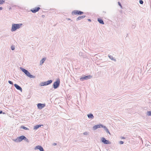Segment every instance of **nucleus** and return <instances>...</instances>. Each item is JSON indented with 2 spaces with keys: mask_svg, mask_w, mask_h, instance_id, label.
<instances>
[{
  "mask_svg": "<svg viewBox=\"0 0 151 151\" xmlns=\"http://www.w3.org/2000/svg\"><path fill=\"white\" fill-rule=\"evenodd\" d=\"M122 139H125V138L124 137H122Z\"/></svg>",
  "mask_w": 151,
  "mask_h": 151,
  "instance_id": "obj_39",
  "label": "nucleus"
},
{
  "mask_svg": "<svg viewBox=\"0 0 151 151\" xmlns=\"http://www.w3.org/2000/svg\"><path fill=\"white\" fill-rule=\"evenodd\" d=\"M23 140H24L25 141H26L27 142H29V141L28 139L27 138L24 136V139Z\"/></svg>",
  "mask_w": 151,
  "mask_h": 151,
  "instance_id": "obj_24",
  "label": "nucleus"
},
{
  "mask_svg": "<svg viewBox=\"0 0 151 151\" xmlns=\"http://www.w3.org/2000/svg\"><path fill=\"white\" fill-rule=\"evenodd\" d=\"M24 136L22 135L17 137L16 139H13V141L15 142H20L24 139Z\"/></svg>",
  "mask_w": 151,
  "mask_h": 151,
  "instance_id": "obj_5",
  "label": "nucleus"
},
{
  "mask_svg": "<svg viewBox=\"0 0 151 151\" xmlns=\"http://www.w3.org/2000/svg\"><path fill=\"white\" fill-rule=\"evenodd\" d=\"M136 24L135 23H134L132 24V28H133V29L135 28L136 27Z\"/></svg>",
  "mask_w": 151,
  "mask_h": 151,
  "instance_id": "obj_23",
  "label": "nucleus"
},
{
  "mask_svg": "<svg viewBox=\"0 0 151 151\" xmlns=\"http://www.w3.org/2000/svg\"><path fill=\"white\" fill-rule=\"evenodd\" d=\"M40 86H47L46 82H42L40 83Z\"/></svg>",
  "mask_w": 151,
  "mask_h": 151,
  "instance_id": "obj_20",
  "label": "nucleus"
},
{
  "mask_svg": "<svg viewBox=\"0 0 151 151\" xmlns=\"http://www.w3.org/2000/svg\"><path fill=\"white\" fill-rule=\"evenodd\" d=\"M57 145V144L55 143H53V144H52V145L53 146H55V145Z\"/></svg>",
  "mask_w": 151,
  "mask_h": 151,
  "instance_id": "obj_34",
  "label": "nucleus"
},
{
  "mask_svg": "<svg viewBox=\"0 0 151 151\" xmlns=\"http://www.w3.org/2000/svg\"><path fill=\"white\" fill-rule=\"evenodd\" d=\"M46 60V58H42L40 61V65H42L44 63Z\"/></svg>",
  "mask_w": 151,
  "mask_h": 151,
  "instance_id": "obj_17",
  "label": "nucleus"
},
{
  "mask_svg": "<svg viewBox=\"0 0 151 151\" xmlns=\"http://www.w3.org/2000/svg\"><path fill=\"white\" fill-rule=\"evenodd\" d=\"M139 3L140 4H142L143 3V1L142 0H139Z\"/></svg>",
  "mask_w": 151,
  "mask_h": 151,
  "instance_id": "obj_27",
  "label": "nucleus"
},
{
  "mask_svg": "<svg viewBox=\"0 0 151 151\" xmlns=\"http://www.w3.org/2000/svg\"><path fill=\"white\" fill-rule=\"evenodd\" d=\"M3 9V8L1 7H0V11L1 10Z\"/></svg>",
  "mask_w": 151,
  "mask_h": 151,
  "instance_id": "obj_37",
  "label": "nucleus"
},
{
  "mask_svg": "<svg viewBox=\"0 0 151 151\" xmlns=\"http://www.w3.org/2000/svg\"><path fill=\"white\" fill-rule=\"evenodd\" d=\"M5 114V113L4 112H3L2 111L0 110V114Z\"/></svg>",
  "mask_w": 151,
  "mask_h": 151,
  "instance_id": "obj_31",
  "label": "nucleus"
},
{
  "mask_svg": "<svg viewBox=\"0 0 151 151\" xmlns=\"http://www.w3.org/2000/svg\"><path fill=\"white\" fill-rule=\"evenodd\" d=\"M20 128L24 129L25 130H29V129L23 125H22L21 126Z\"/></svg>",
  "mask_w": 151,
  "mask_h": 151,
  "instance_id": "obj_22",
  "label": "nucleus"
},
{
  "mask_svg": "<svg viewBox=\"0 0 151 151\" xmlns=\"http://www.w3.org/2000/svg\"><path fill=\"white\" fill-rule=\"evenodd\" d=\"M124 143V142L122 141H120L119 142V143L120 144H123Z\"/></svg>",
  "mask_w": 151,
  "mask_h": 151,
  "instance_id": "obj_32",
  "label": "nucleus"
},
{
  "mask_svg": "<svg viewBox=\"0 0 151 151\" xmlns=\"http://www.w3.org/2000/svg\"><path fill=\"white\" fill-rule=\"evenodd\" d=\"M97 21H98L99 23L102 24H104V21L103 20L99 18L97 19Z\"/></svg>",
  "mask_w": 151,
  "mask_h": 151,
  "instance_id": "obj_13",
  "label": "nucleus"
},
{
  "mask_svg": "<svg viewBox=\"0 0 151 151\" xmlns=\"http://www.w3.org/2000/svg\"><path fill=\"white\" fill-rule=\"evenodd\" d=\"M148 146H149V145H147V146H148Z\"/></svg>",
  "mask_w": 151,
  "mask_h": 151,
  "instance_id": "obj_42",
  "label": "nucleus"
},
{
  "mask_svg": "<svg viewBox=\"0 0 151 151\" xmlns=\"http://www.w3.org/2000/svg\"><path fill=\"white\" fill-rule=\"evenodd\" d=\"M60 79L59 78H58L53 84V88L55 89L58 88L60 85Z\"/></svg>",
  "mask_w": 151,
  "mask_h": 151,
  "instance_id": "obj_3",
  "label": "nucleus"
},
{
  "mask_svg": "<svg viewBox=\"0 0 151 151\" xmlns=\"http://www.w3.org/2000/svg\"><path fill=\"white\" fill-rule=\"evenodd\" d=\"M22 25V23L13 24H12L11 31L14 32L17 30V29L20 28Z\"/></svg>",
  "mask_w": 151,
  "mask_h": 151,
  "instance_id": "obj_1",
  "label": "nucleus"
},
{
  "mask_svg": "<svg viewBox=\"0 0 151 151\" xmlns=\"http://www.w3.org/2000/svg\"><path fill=\"white\" fill-rule=\"evenodd\" d=\"M20 69L21 70L23 73H24L27 76L29 77V78H34L35 77L34 76L31 75L30 73L29 72L25 69L24 68L22 67H20Z\"/></svg>",
  "mask_w": 151,
  "mask_h": 151,
  "instance_id": "obj_2",
  "label": "nucleus"
},
{
  "mask_svg": "<svg viewBox=\"0 0 151 151\" xmlns=\"http://www.w3.org/2000/svg\"><path fill=\"white\" fill-rule=\"evenodd\" d=\"M108 57L111 60H113L115 62H116V59L114 58L113 56H112V55H108Z\"/></svg>",
  "mask_w": 151,
  "mask_h": 151,
  "instance_id": "obj_19",
  "label": "nucleus"
},
{
  "mask_svg": "<svg viewBox=\"0 0 151 151\" xmlns=\"http://www.w3.org/2000/svg\"><path fill=\"white\" fill-rule=\"evenodd\" d=\"M147 114L148 116H151V111H148Z\"/></svg>",
  "mask_w": 151,
  "mask_h": 151,
  "instance_id": "obj_26",
  "label": "nucleus"
},
{
  "mask_svg": "<svg viewBox=\"0 0 151 151\" xmlns=\"http://www.w3.org/2000/svg\"><path fill=\"white\" fill-rule=\"evenodd\" d=\"M41 126H43L42 124H38L35 126L34 127V129L35 130H37L39 127H40Z\"/></svg>",
  "mask_w": 151,
  "mask_h": 151,
  "instance_id": "obj_15",
  "label": "nucleus"
},
{
  "mask_svg": "<svg viewBox=\"0 0 151 151\" xmlns=\"http://www.w3.org/2000/svg\"><path fill=\"white\" fill-rule=\"evenodd\" d=\"M11 49L12 50H14L15 49V47L14 46H12L11 47Z\"/></svg>",
  "mask_w": 151,
  "mask_h": 151,
  "instance_id": "obj_28",
  "label": "nucleus"
},
{
  "mask_svg": "<svg viewBox=\"0 0 151 151\" xmlns=\"http://www.w3.org/2000/svg\"><path fill=\"white\" fill-rule=\"evenodd\" d=\"M86 17L85 15H83L82 16H79L78 17H77L76 19V21H78V20H81L82 19H83L84 18Z\"/></svg>",
  "mask_w": 151,
  "mask_h": 151,
  "instance_id": "obj_12",
  "label": "nucleus"
},
{
  "mask_svg": "<svg viewBox=\"0 0 151 151\" xmlns=\"http://www.w3.org/2000/svg\"><path fill=\"white\" fill-rule=\"evenodd\" d=\"M40 9V7H36L34 8L31 9L30 10V11L33 13H35L36 12L39 11Z\"/></svg>",
  "mask_w": 151,
  "mask_h": 151,
  "instance_id": "obj_9",
  "label": "nucleus"
},
{
  "mask_svg": "<svg viewBox=\"0 0 151 151\" xmlns=\"http://www.w3.org/2000/svg\"><path fill=\"white\" fill-rule=\"evenodd\" d=\"M83 14L84 12H83L76 10L73 11L71 13V14L73 15H81Z\"/></svg>",
  "mask_w": 151,
  "mask_h": 151,
  "instance_id": "obj_4",
  "label": "nucleus"
},
{
  "mask_svg": "<svg viewBox=\"0 0 151 151\" xmlns=\"http://www.w3.org/2000/svg\"><path fill=\"white\" fill-rule=\"evenodd\" d=\"M128 36V34H127V35H126V37H127V36Z\"/></svg>",
  "mask_w": 151,
  "mask_h": 151,
  "instance_id": "obj_40",
  "label": "nucleus"
},
{
  "mask_svg": "<svg viewBox=\"0 0 151 151\" xmlns=\"http://www.w3.org/2000/svg\"><path fill=\"white\" fill-rule=\"evenodd\" d=\"M42 17H45V16H44V15H42Z\"/></svg>",
  "mask_w": 151,
  "mask_h": 151,
  "instance_id": "obj_41",
  "label": "nucleus"
},
{
  "mask_svg": "<svg viewBox=\"0 0 151 151\" xmlns=\"http://www.w3.org/2000/svg\"><path fill=\"white\" fill-rule=\"evenodd\" d=\"M45 106V104L38 103L37 104V107L39 109H41Z\"/></svg>",
  "mask_w": 151,
  "mask_h": 151,
  "instance_id": "obj_8",
  "label": "nucleus"
},
{
  "mask_svg": "<svg viewBox=\"0 0 151 151\" xmlns=\"http://www.w3.org/2000/svg\"><path fill=\"white\" fill-rule=\"evenodd\" d=\"M118 4L119 5V6L121 7H122V6L121 4V3H120V2H118Z\"/></svg>",
  "mask_w": 151,
  "mask_h": 151,
  "instance_id": "obj_30",
  "label": "nucleus"
},
{
  "mask_svg": "<svg viewBox=\"0 0 151 151\" xmlns=\"http://www.w3.org/2000/svg\"><path fill=\"white\" fill-rule=\"evenodd\" d=\"M92 77L91 75L85 76L83 77H82L80 78V80L81 81H83L84 80H87L88 79H90Z\"/></svg>",
  "mask_w": 151,
  "mask_h": 151,
  "instance_id": "obj_6",
  "label": "nucleus"
},
{
  "mask_svg": "<svg viewBox=\"0 0 151 151\" xmlns=\"http://www.w3.org/2000/svg\"><path fill=\"white\" fill-rule=\"evenodd\" d=\"M101 141L105 144H110L111 142L108 140L106 139L104 137H102L101 139Z\"/></svg>",
  "mask_w": 151,
  "mask_h": 151,
  "instance_id": "obj_7",
  "label": "nucleus"
},
{
  "mask_svg": "<svg viewBox=\"0 0 151 151\" xmlns=\"http://www.w3.org/2000/svg\"><path fill=\"white\" fill-rule=\"evenodd\" d=\"M43 148L41 146L37 145L35 147V150H40Z\"/></svg>",
  "mask_w": 151,
  "mask_h": 151,
  "instance_id": "obj_16",
  "label": "nucleus"
},
{
  "mask_svg": "<svg viewBox=\"0 0 151 151\" xmlns=\"http://www.w3.org/2000/svg\"><path fill=\"white\" fill-rule=\"evenodd\" d=\"M40 151H44V149H43V148H42V149H41L40 150Z\"/></svg>",
  "mask_w": 151,
  "mask_h": 151,
  "instance_id": "obj_33",
  "label": "nucleus"
},
{
  "mask_svg": "<svg viewBox=\"0 0 151 151\" xmlns=\"http://www.w3.org/2000/svg\"><path fill=\"white\" fill-rule=\"evenodd\" d=\"M46 82V84H47V85H49L51 84L52 82V81L50 80H48Z\"/></svg>",
  "mask_w": 151,
  "mask_h": 151,
  "instance_id": "obj_21",
  "label": "nucleus"
},
{
  "mask_svg": "<svg viewBox=\"0 0 151 151\" xmlns=\"http://www.w3.org/2000/svg\"><path fill=\"white\" fill-rule=\"evenodd\" d=\"M103 128H104L105 130V131L107 133H108L110 134V133L108 129L107 128V127L105 126H104Z\"/></svg>",
  "mask_w": 151,
  "mask_h": 151,
  "instance_id": "obj_18",
  "label": "nucleus"
},
{
  "mask_svg": "<svg viewBox=\"0 0 151 151\" xmlns=\"http://www.w3.org/2000/svg\"><path fill=\"white\" fill-rule=\"evenodd\" d=\"M14 86L15 88L17 90L20 91L21 92L22 91V88L19 85L17 84H14Z\"/></svg>",
  "mask_w": 151,
  "mask_h": 151,
  "instance_id": "obj_11",
  "label": "nucleus"
},
{
  "mask_svg": "<svg viewBox=\"0 0 151 151\" xmlns=\"http://www.w3.org/2000/svg\"><path fill=\"white\" fill-rule=\"evenodd\" d=\"M88 20L89 21V22H91V20L90 19H88Z\"/></svg>",
  "mask_w": 151,
  "mask_h": 151,
  "instance_id": "obj_38",
  "label": "nucleus"
},
{
  "mask_svg": "<svg viewBox=\"0 0 151 151\" xmlns=\"http://www.w3.org/2000/svg\"><path fill=\"white\" fill-rule=\"evenodd\" d=\"M87 132H85L84 133H83V134H84V135H87Z\"/></svg>",
  "mask_w": 151,
  "mask_h": 151,
  "instance_id": "obj_36",
  "label": "nucleus"
},
{
  "mask_svg": "<svg viewBox=\"0 0 151 151\" xmlns=\"http://www.w3.org/2000/svg\"><path fill=\"white\" fill-rule=\"evenodd\" d=\"M104 125L102 124H97L95 125L93 128L94 130H96L99 128H103Z\"/></svg>",
  "mask_w": 151,
  "mask_h": 151,
  "instance_id": "obj_10",
  "label": "nucleus"
},
{
  "mask_svg": "<svg viewBox=\"0 0 151 151\" xmlns=\"http://www.w3.org/2000/svg\"><path fill=\"white\" fill-rule=\"evenodd\" d=\"M87 116L88 118L89 119H93L94 118V116L91 113L88 114Z\"/></svg>",
  "mask_w": 151,
  "mask_h": 151,
  "instance_id": "obj_14",
  "label": "nucleus"
},
{
  "mask_svg": "<svg viewBox=\"0 0 151 151\" xmlns=\"http://www.w3.org/2000/svg\"><path fill=\"white\" fill-rule=\"evenodd\" d=\"M8 82L10 84H11L12 85H13V82L11 81H9Z\"/></svg>",
  "mask_w": 151,
  "mask_h": 151,
  "instance_id": "obj_25",
  "label": "nucleus"
},
{
  "mask_svg": "<svg viewBox=\"0 0 151 151\" xmlns=\"http://www.w3.org/2000/svg\"><path fill=\"white\" fill-rule=\"evenodd\" d=\"M67 19L68 20H70L71 21H72V20H71V19L69 18H67Z\"/></svg>",
  "mask_w": 151,
  "mask_h": 151,
  "instance_id": "obj_35",
  "label": "nucleus"
},
{
  "mask_svg": "<svg viewBox=\"0 0 151 151\" xmlns=\"http://www.w3.org/2000/svg\"><path fill=\"white\" fill-rule=\"evenodd\" d=\"M5 0H1V1L0 2H1V4H3V3H4V2H5Z\"/></svg>",
  "mask_w": 151,
  "mask_h": 151,
  "instance_id": "obj_29",
  "label": "nucleus"
}]
</instances>
